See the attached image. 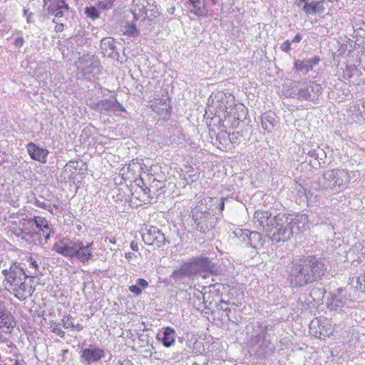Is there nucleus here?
Instances as JSON below:
<instances>
[{
  "label": "nucleus",
  "mask_w": 365,
  "mask_h": 365,
  "mask_svg": "<svg viewBox=\"0 0 365 365\" xmlns=\"http://www.w3.org/2000/svg\"><path fill=\"white\" fill-rule=\"evenodd\" d=\"M148 12L150 13V14H148V16H150V18H148V19L150 20H153V19L157 17V16L158 14L157 6L153 7V9H149Z\"/></svg>",
  "instance_id": "48"
},
{
  "label": "nucleus",
  "mask_w": 365,
  "mask_h": 365,
  "mask_svg": "<svg viewBox=\"0 0 365 365\" xmlns=\"http://www.w3.org/2000/svg\"><path fill=\"white\" fill-rule=\"evenodd\" d=\"M62 324L64 328L68 329L73 327V322L71 321V317L70 315L65 316L62 319Z\"/></svg>",
  "instance_id": "42"
},
{
  "label": "nucleus",
  "mask_w": 365,
  "mask_h": 365,
  "mask_svg": "<svg viewBox=\"0 0 365 365\" xmlns=\"http://www.w3.org/2000/svg\"><path fill=\"white\" fill-rule=\"evenodd\" d=\"M140 181L143 184V186H140V190L143 192V195L147 197L148 202L152 203L153 200L155 198V196L152 194L151 190L145 186L142 178L140 179Z\"/></svg>",
  "instance_id": "35"
},
{
  "label": "nucleus",
  "mask_w": 365,
  "mask_h": 365,
  "mask_svg": "<svg viewBox=\"0 0 365 365\" xmlns=\"http://www.w3.org/2000/svg\"><path fill=\"white\" fill-rule=\"evenodd\" d=\"M299 86L300 101H314L322 94V86L315 81H299Z\"/></svg>",
  "instance_id": "10"
},
{
  "label": "nucleus",
  "mask_w": 365,
  "mask_h": 365,
  "mask_svg": "<svg viewBox=\"0 0 365 365\" xmlns=\"http://www.w3.org/2000/svg\"><path fill=\"white\" fill-rule=\"evenodd\" d=\"M255 346L256 348L252 349L255 351V356L259 359H265L272 356L276 349L269 337L260 341Z\"/></svg>",
  "instance_id": "15"
},
{
  "label": "nucleus",
  "mask_w": 365,
  "mask_h": 365,
  "mask_svg": "<svg viewBox=\"0 0 365 365\" xmlns=\"http://www.w3.org/2000/svg\"><path fill=\"white\" fill-rule=\"evenodd\" d=\"M116 99H104L99 101L96 103L97 108L101 111H113V108L116 106Z\"/></svg>",
  "instance_id": "27"
},
{
  "label": "nucleus",
  "mask_w": 365,
  "mask_h": 365,
  "mask_svg": "<svg viewBox=\"0 0 365 365\" xmlns=\"http://www.w3.org/2000/svg\"><path fill=\"white\" fill-rule=\"evenodd\" d=\"M236 235L242 238L247 247L254 249H258L264 245V240L262 235L257 231H250L249 230H240L236 232Z\"/></svg>",
  "instance_id": "11"
},
{
  "label": "nucleus",
  "mask_w": 365,
  "mask_h": 365,
  "mask_svg": "<svg viewBox=\"0 0 365 365\" xmlns=\"http://www.w3.org/2000/svg\"><path fill=\"white\" fill-rule=\"evenodd\" d=\"M66 167L77 170L78 168V160H71L66 163Z\"/></svg>",
  "instance_id": "45"
},
{
  "label": "nucleus",
  "mask_w": 365,
  "mask_h": 365,
  "mask_svg": "<svg viewBox=\"0 0 365 365\" xmlns=\"http://www.w3.org/2000/svg\"><path fill=\"white\" fill-rule=\"evenodd\" d=\"M133 17H134V21H138L139 19H140V16H139V14L138 12L137 11V8H135L133 10Z\"/></svg>",
  "instance_id": "61"
},
{
  "label": "nucleus",
  "mask_w": 365,
  "mask_h": 365,
  "mask_svg": "<svg viewBox=\"0 0 365 365\" xmlns=\"http://www.w3.org/2000/svg\"><path fill=\"white\" fill-rule=\"evenodd\" d=\"M331 298L328 299L327 307L330 310L336 311L341 308L346 302V294L342 288H338L330 293Z\"/></svg>",
  "instance_id": "16"
},
{
  "label": "nucleus",
  "mask_w": 365,
  "mask_h": 365,
  "mask_svg": "<svg viewBox=\"0 0 365 365\" xmlns=\"http://www.w3.org/2000/svg\"><path fill=\"white\" fill-rule=\"evenodd\" d=\"M15 325L16 322L11 314L1 309V332L11 334Z\"/></svg>",
  "instance_id": "22"
},
{
  "label": "nucleus",
  "mask_w": 365,
  "mask_h": 365,
  "mask_svg": "<svg viewBox=\"0 0 365 365\" xmlns=\"http://www.w3.org/2000/svg\"><path fill=\"white\" fill-rule=\"evenodd\" d=\"M55 16L56 18H61L63 16V12L62 11V10H58L57 9H56V13H55Z\"/></svg>",
  "instance_id": "63"
},
{
  "label": "nucleus",
  "mask_w": 365,
  "mask_h": 365,
  "mask_svg": "<svg viewBox=\"0 0 365 365\" xmlns=\"http://www.w3.org/2000/svg\"><path fill=\"white\" fill-rule=\"evenodd\" d=\"M302 35L299 34H297L294 37V38L292 39V42L293 43H299L302 40Z\"/></svg>",
  "instance_id": "60"
},
{
  "label": "nucleus",
  "mask_w": 365,
  "mask_h": 365,
  "mask_svg": "<svg viewBox=\"0 0 365 365\" xmlns=\"http://www.w3.org/2000/svg\"><path fill=\"white\" fill-rule=\"evenodd\" d=\"M228 302H225L223 299H221L217 304L216 309L217 311H222L223 313L221 314L222 319L225 317L227 318L228 321H230V314L231 312V309L228 307Z\"/></svg>",
  "instance_id": "31"
},
{
  "label": "nucleus",
  "mask_w": 365,
  "mask_h": 365,
  "mask_svg": "<svg viewBox=\"0 0 365 365\" xmlns=\"http://www.w3.org/2000/svg\"><path fill=\"white\" fill-rule=\"evenodd\" d=\"M101 48L105 52L110 51L112 53L116 49L115 40L113 38H104L101 40Z\"/></svg>",
  "instance_id": "30"
},
{
  "label": "nucleus",
  "mask_w": 365,
  "mask_h": 365,
  "mask_svg": "<svg viewBox=\"0 0 365 365\" xmlns=\"http://www.w3.org/2000/svg\"><path fill=\"white\" fill-rule=\"evenodd\" d=\"M177 333L174 328L166 327L163 328L162 331L158 333L156 339L160 341L164 347L169 348L174 346Z\"/></svg>",
  "instance_id": "18"
},
{
  "label": "nucleus",
  "mask_w": 365,
  "mask_h": 365,
  "mask_svg": "<svg viewBox=\"0 0 365 365\" xmlns=\"http://www.w3.org/2000/svg\"><path fill=\"white\" fill-rule=\"evenodd\" d=\"M142 238L145 244L160 248L166 244H170V240L163 230L155 226H149L143 230Z\"/></svg>",
  "instance_id": "8"
},
{
  "label": "nucleus",
  "mask_w": 365,
  "mask_h": 365,
  "mask_svg": "<svg viewBox=\"0 0 365 365\" xmlns=\"http://www.w3.org/2000/svg\"><path fill=\"white\" fill-rule=\"evenodd\" d=\"M59 327L60 324L55 321H51L50 323V329L52 332H53L56 330V329H57Z\"/></svg>",
  "instance_id": "50"
},
{
  "label": "nucleus",
  "mask_w": 365,
  "mask_h": 365,
  "mask_svg": "<svg viewBox=\"0 0 365 365\" xmlns=\"http://www.w3.org/2000/svg\"><path fill=\"white\" fill-rule=\"evenodd\" d=\"M130 248H131V250H132L133 251H134V252H137V251H138V243H137V242H135V241H132V242H130Z\"/></svg>",
  "instance_id": "57"
},
{
  "label": "nucleus",
  "mask_w": 365,
  "mask_h": 365,
  "mask_svg": "<svg viewBox=\"0 0 365 365\" xmlns=\"http://www.w3.org/2000/svg\"><path fill=\"white\" fill-rule=\"evenodd\" d=\"M308 222L305 214L272 215L269 211L264 210L256 211L253 218L254 227L265 232L267 237L276 242L289 240L294 234L303 230Z\"/></svg>",
  "instance_id": "1"
},
{
  "label": "nucleus",
  "mask_w": 365,
  "mask_h": 365,
  "mask_svg": "<svg viewBox=\"0 0 365 365\" xmlns=\"http://www.w3.org/2000/svg\"><path fill=\"white\" fill-rule=\"evenodd\" d=\"M8 348L10 349L9 353L13 356H16L18 355V349L16 346L11 342H9L8 341L6 342Z\"/></svg>",
  "instance_id": "43"
},
{
  "label": "nucleus",
  "mask_w": 365,
  "mask_h": 365,
  "mask_svg": "<svg viewBox=\"0 0 365 365\" xmlns=\"http://www.w3.org/2000/svg\"><path fill=\"white\" fill-rule=\"evenodd\" d=\"M85 14L87 17L95 20L99 18L100 13L98 9L94 6H86L84 11Z\"/></svg>",
  "instance_id": "34"
},
{
  "label": "nucleus",
  "mask_w": 365,
  "mask_h": 365,
  "mask_svg": "<svg viewBox=\"0 0 365 365\" xmlns=\"http://www.w3.org/2000/svg\"><path fill=\"white\" fill-rule=\"evenodd\" d=\"M105 355V351L99 347L86 348L82 351L80 359L83 364L90 365L100 361Z\"/></svg>",
  "instance_id": "13"
},
{
  "label": "nucleus",
  "mask_w": 365,
  "mask_h": 365,
  "mask_svg": "<svg viewBox=\"0 0 365 365\" xmlns=\"http://www.w3.org/2000/svg\"><path fill=\"white\" fill-rule=\"evenodd\" d=\"M195 296L198 302V304L196 303L195 300H194L193 304L194 306H197L196 308L198 311H200L201 313L204 314H210L213 313L210 307L212 302H210L207 304V302L205 300V296L202 294V292H198L195 294Z\"/></svg>",
  "instance_id": "25"
},
{
  "label": "nucleus",
  "mask_w": 365,
  "mask_h": 365,
  "mask_svg": "<svg viewBox=\"0 0 365 365\" xmlns=\"http://www.w3.org/2000/svg\"><path fill=\"white\" fill-rule=\"evenodd\" d=\"M262 127L264 130L271 133L277 125L276 115L273 112L264 113L262 115Z\"/></svg>",
  "instance_id": "23"
},
{
  "label": "nucleus",
  "mask_w": 365,
  "mask_h": 365,
  "mask_svg": "<svg viewBox=\"0 0 365 365\" xmlns=\"http://www.w3.org/2000/svg\"><path fill=\"white\" fill-rule=\"evenodd\" d=\"M193 276L204 274H215L218 272L217 264L204 255L192 257L185 262Z\"/></svg>",
  "instance_id": "6"
},
{
  "label": "nucleus",
  "mask_w": 365,
  "mask_h": 365,
  "mask_svg": "<svg viewBox=\"0 0 365 365\" xmlns=\"http://www.w3.org/2000/svg\"><path fill=\"white\" fill-rule=\"evenodd\" d=\"M349 175L346 170L336 168L325 171L319 178L317 183L319 189L332 191L344 186L349 182Z\"/></svg>",
  "instance_id": "5"
},
{
  "label": "nucleus",
  "mask_w": 365,
  "mask_h": 365,
  "mask_svg": "<svg viewBox=\"0 0 365 365\" xmlns=\"http://www.w3.org/2000/svg\"><path fill=\"white\" fill-rule=\"evenodd\" d=\"M125 257L126 259L128 260H130L132 259L133 257L136 258L137 256L134 254V253H132V252H127L125 254Z\"/></svg>",
  "instance_id": "58"
},
{
  "label": "nucleus",
  "mask_w": 365,
  "mask_h": 365,
  "mask_svg": "<svg viewBox=\"0 0 365 365\" xmlns=\"http://www.w3.org/2000/svg\"><path fill=\"white\" fill-rule=\"evenodd\" d=\"M194 277L186 264L185 262H184L180 268L176 270H174L170 275V277L174 279V281L178 284H183L185 282V278L187 277Z\"/></svg>",
  "instance_id": "21"
},
{
  "label": "nucleus",
  "mask_w": 365,
  "mask_h": 365,
  "mask_svg": "<svg viewBox=\"0 0 365 365\" xmlns=\"http://www.w3.org/2000/svg\"><path fill=\"white\" fill-rule=\"evenodd\" d=\"M71 328L74 329L75 330H77V331H82L83 329V326L81 324H74L73 323V327H71Z\"/></svg>",
  "instance_id": "59"
},
{
  "label": "nucleus",
  "mask_w": 365,
  "mask_h": 365,
  "mask_svg": "<svg viewBox=\"0 0 365 365\" xmlns=\"http://www.w3.org/2000/svg\"><path fill=\"white\" fill-rule=\"evenodd\" d=\"M28 262H29V266L33 267L36 271L38 269V264L36 259L32 257H29L28 259Z\"/></svg>",
  "instance_id": "47"
},
{
  "label": "nucleus",
  "mask_w": 365,
  "mask_h": 365,
  "mask_svg": "<svg viewBox=\"0 0 365 365\" xmlns=\"http://www.w3.org/2000/svg\"><path fill=\"white\" fill-rule=\"evenodd\" d=\"M115 365H133V364L130 360L125 359L123 361L119 360Z\"/></svg>",
  "instance_id": "53"
},
{
  "label": "nucleus",
  "mask_w": 365,
  "mask_h": 365,
  "mask_svg": "<svg viewBox=\"0 0 365 365\" xmlns=\"http://www.w3.org/2000/svg\"><path fill=\"white\" fill-rule=\"evenodd\" d=\"M93 242L86 245L80 240L74 241L73 259H77L83 263L88 262L93 257L91 251Z\"/></svg>",
  "instance_id": "12"
},
{
  "label": "nucleus",
  "mask_w": 365,
  "mask_h": 365,
  "mask_svg": "<svg viewBox=\"0 0 365 365\" xmlns=\"http://www.w3.org/2000/svg\"><path fill=\"white\" fill-rule=\"evenodd\" d=\"M56 9L58 10L65 9V10L68 11L69 9V6H68V4L67 3H66L65 1L58 0L56 4Z\"/></svg>",
  "instance_id": "44"
},
{
  "label": "nucleus",
  "mask_w": 365,
  "mask_h": 365,
  "mask_svg": "<svg viewBox=\"0 0 365 365\" xmlns=\"http://www.w3.org/2000/svg\"><path fill=\"white\" fill-rule=\"evenodd\" d=\"M290 42L289 40H287L285 41L284 42H283L280 46L282 51H284V52H288L291 48H290Z\"/></svg>",
  "instance_id": "46"
},
{
  "label": "nucleus",
  "mask_w": 365,
  "mask_h": 365,
  "mask_svg": "<svg viewBox=\"0 0 365 365\" xmlns=\"http://www.w3.org/2000/svg\"><path fill=\"white\" fill-rule=\"evenodd\" d=\"M357 284L358 289L365 293V267L363 272L357 277Z\"/></svg>",
  "instance_id": "36"
},
{
  "label": "nucleus",
  "mask_w": 365,
  "mask_h": 365,
  "mask_svg": "<svg viewBox=\"0 0 365 365\" xmlns=\"http://www.w3.org/2000/svg\"><path fill=\"white\" fill-rule=\"evenodd\" d=\"M15 44L17 46H21L24 44V39L22 38H17L15 40Z\"/></svg>",
  "instance_id": "62"
},
{
  "label": "nucleus",
  "mask_w": 365,
  "mask_h": 365,
  "mask_svg": "<svg viewBox=\"0 0 365 365\" xmlns=\"http://www.w3.org/2000/svg\"><path fill=\"white\" fill-rule=\"evenodd\" d=\"M63 24H56L54 30L56 32H61L63 30Z\"/></svg>",
  "instance_id": "56"
},
{
  "label": "nucleus",
  "mask_w": 365,
  "mask_h": 365,
  "mask_svg": "<svg viewBox=\"0 0 365 365\" xmlns=\"http://www.w3.org/2000/svg\"><path fill=\"white\" fill-rule=\"evenodd\" d=\"M33 292L32 287L31 286L28 287L25 284V280H21L16 286V288L12 290L11 293L19 299H25L28 297H30Z\"/></svg>",
  "instance_id": "24"
},
{
  "label": "nucleus",
  "mask_w": 365,
  "mask_h": 365,
  "mask_svg": "<svg viewBox=\"0 0 365 365\" xmlns=\"http://www.w3.org/2000/svg\"><path fill=\"white\" fill-rule=\"evenodd\" d=\"M53 333L56 334V335L61 338H63L65 336V331H63L60 327L56 329V330Z\"/></svg>",
  "instance_id": "51"
},
{
  "label": "nucleus",
  "mask_w": 365,
  "mask_h": 365,
  "mask_svg": "<svg viewBox=\"0 0 365 365\" xmlns=\"http://www.w3.org/2000/svg\"><path fill=\"white\" fill-rule=\"evenodd\" d=\"M116 106H115V108H113V111H121V112H125V109L123 108V106L120 104L117 101H116Z\"/></svg>",
  "instance_id": "52"
},
{
  "label": "nucleus",
  "mask_w": 365,
  "mask_h": 365,
  "mask_svg": "<svg viewBox=\"0 0 365 365\" xmlns=\"http://www.w3.org/2000/svg\"><path fill=\"white\" fill-rule=\"evenodd\" d=\"M227 199V198H226V197L220 198V202L218 203V206L217 207V208H218L220 212L223 211V210L225 209V200Z\"/></svg>",
  "instance_id": "49"
},
{
  "label": "nucleus",
  "mask_w": 365,
  "mask_h": 365,
  "mask_svg": "<svg viewBox=\"0 0 365 365\" xmlns=\"http://www.w3.org/2000/svg\"><path fill=\"white\" fill-rule=\"evenodd\" d=\"M317 149H312L310 150L309 152H308V155L312 157V158H314L315 159H317Z\"/></svg>",
  "instance_id": "55"
},
{
  "label": "nucleus",
  "mask_w": 365,
  "mask_h": 365,
  "mask_svg": "<svg viewBox=\"0 0 365 365\" xmlns=\"http://www.w3.org/2000/svg\"><path fill=\"white\" fill-rule=\"evenodd\" d=\"M35 205L37 207H41V208H46L47 207V203L45 202H41L38 200H36Z\"/></svg>",
  "instance_id": "54"
},
{
  "label": "nucleus",
  "mask_w": 365,
  "mask_h": 365,
  "mask_svg": "<svg viewBox=\"0 0 365 365\" xmlns=\"http://www.w3.org/2000/svg\"><path fill=\"white\" fill-rule=\"evenodd\" d=\"M302 10L307 15H320L324 12L325 7L323 0H310L304 4Z\"/></svg>",
  "instance_id": "20"
},
{
  "label": "nucleus",
  "mask_w": 365,
  "mask_h": 365,
  "mask_svg": "<svg viewBox=\"0 0 365 365\" xmlns=\"http://www.w3.org/2000/svg\"><path fill=\"white\" fill-rule=\"evenodd\" d=\"M324 261V258L315 255L294 258L285 270L291 287L299 288L321 280L327 273Z\"/></svg>",
  "instance_id": "2"
},
{
  "label": "nucleus",
  "mask_w": 365,
  "mask_h": 365,
  "mask_svg": "<svg viewBox=\"0 0 365 365\" xmlns=\"http://www.w3.org/2000/svg\"><path fill=\"white\" fill-rule=\"evenodd\" d=\"M74 241L63 238L54 244L53 250L63 257L73 259Z\"/></svg>",
  "instance_id": "17"
},
{
  "label": "nucleus",
  "mask_w": 365,
  "mask_h": 365,
  "mask_svg": "<svg viewBox=\"0 0 365 365\" xmlns=\"http://www.w3.org/2000/svg\"><path fill=\"white\" fill-rule=\"evenodd\" d=\"M135 5V8H137V11L138 14H145L143 19L150 18V16H148V11L149 9H147V6L144 3H139V1H137V4Z\"/></svg>",
  "instance_id": "37"
},
{
  "label": "nucleus",
  "mask_w": 365,
  "mask_h": 365,
  "mask_svg": "<svg viewBox=\"0 0 365 365\" xmlns=\"http://www.w3.org/2000/svg\"><path fill=\"white\" fill-rule=\"evenodd\" d=\"M27 225H35L39 230L53 232V229L51 227L48 222L44 217L40 216H35L29 220L23 219L19 221V224L16 221L9 222L4 227V230H7L8 233H10L11 235L21 236L22 240L31 243L34 241V237L38 236V233L36 232H25L23 227Z\"/></svg>",
  "instance_id": "4"
},
{
  "label": "nucleus",
  "mask_w": 365,
  "mask_h": 365,
  "mask_svg": "<svg viewBox=\"0 0 365 365\" xmlns=\"http://www.w3.org/2000/svg\"><path fill=\"white\" fill-rule=\"evenodd\" d=\"M191 217L193 221L192 230L202 235L214 230L220 219L210 212V208L205 199L197 202L191 210Z\"/></svg>",
  "instance_id": "3"
},
{
  "label": "nucleus",
  "mask_w": 365,
  "mask_h": 365,
  "mask_svg": "<svg viewBox=\"0 0 365 365\" xmlns=\"http://www.w3.org/2000/svg\"><path fill=\"white\" fill-rule=\"evenodd\" d=\"M300 92V86H299V81H296L291 84L285 91V96L287 97L297 98L299 100Z\"/></svg>",
  "instance_id": "29"
},
{
  "label": "nucleus",
  "mask_w": 365,
  "mask_h": 365,
  "mask_svg": "<svg viewBox=\"0 0 365 365\" xmlns=\"http://www.w3.org/2000/svg\"><path fill=\"white\" fill-rule=\"evenodd\" d=\"M216 140L219 142V145L226 146L229 143L232 142L229 133L225 130H220L216 135Z\"/></svg>",
  "instance_id": "32"
},
{
  "label": "nucleus",
  "mask_w": 365,
  "mask_h": 365,
  "mask_svg": "<svg viewBox=\"0 0 365 365\" xmlns=\"http://www.w3.org/2000/svg\"><path fill=\"white\" fill-rule=\"evenodd\" d=\"M251 327L252 331H248L247 336L252 348H254L264 339L269 338V331L273 330V326L259 322L252 323Z\"/></svg>",
  "instance_id": "9"
},
{
  "label": "nucleus",
  "mask_w": 365,
  "mask_h": 365,
  "mask_svg": "<svg viewBox=\"0 0 365 365\" xmlns=\"http://www.w3.org/2000/svg\"><path fill=\"white\" fill-rule=\"evenodd\" d=\"M24 15L27 17V21L29 22L30 21V16L33 14L31 12L29 13V10H26V9L24 10Z\"/></svg>",
  "instance_id": "64"
},
{
  "label": "nucleus",
  "mask_w": 365,
  "mask_h": 365,
  "mask_svg": "<svg viewBox=\"0 0 365 365\" xmlns=\"http://www.w3.org/2000/svg\"><path fill=\"white\" fill-rule=\"evenodd\" d=\"M26 149L32 160L43 164L47 162V158L50 152L46 148L41 147L33 142H30L26 145Z\"/></svg>",
  "instance_id": "14"
},
{
  "label": "nucleus",
  "mask_w": 365,
  "mask_h": 365,
  "mask_svg": "<svg viewBox=\"0 0 365 365\" xmlns=\"http://www.w3.org/2000/svg\"><path fill=\"white\" fill-rule=\"evenodd\" d=\"M1 273L4 276L3 285L6 290L12 292L14 289L20 283L21 280H25L28 277H34V276H29L25 274L24 269L19 267L16 262H11L9 269H3Z\"/></svg>",
  "instance_id": "7"
},
{
  "label": "nucleus",
  "mask_w": 365,
  "mask_h": 365,
  "mask_svg": "<svg viewBox=\"0 0 365 365\" xmlns=\"http://www.w3.org/2000/svg\"><path fill=\"white\" fill-rule=\"evenodd\" d=\"M317 151H318V153H317V160H318L319 166L321 167L322 163H325L324 160L327 158V154H326V152L320 148H317Z\"/></svg>",
  "instance_id": "39"
},
{
  "label": "nucleus",
  "mask_w": 365,
  "mask_h": 365,
  "mask_svg": "<svg viewBox=\"0 0 365 365\" xmlns=\"http://www.w3.org/2000/svg\"><path fill=\"white\" fill-rule=\"evenodd\" d=\"M192 6L190 12L198 17H205L208 14V9L201 0H189Z\"/></svg>",
  "instance_id": "26"
},
{
  "label": "nucleus",
  "mask_w": 365,
  "mask_h": 365,
  "mask_svg": "<svg viewBox=\"0 0 365 365\" xmlns=\"http://www.w3.org/2000/svg\"><path fill=\"white\" fill-rule=\"evenodd\" d=\"M326 291L324 288H314L310 292V295L315 299H319L323 297Z\"/></svg>",
  "instance_id": "38"
},
{
  "label": "nucleus",
  "mask_w": 365,
  "mask_h": 365,
  "mask_svg": "<svg viewBox=\"0 0 365 365\" xmlns=\"http://www.w3.org/2000/svg\"><path fill=\"white\" fill-rule=\"evenodd\" d=\"M162 103V106L163 107L161 108L162 110H165L167 113H170L172 110V108L170 106V99L168 97H165L164 99H160L159 103Z\"/></svg>",
  "instance_id": "40"
},
{
  "label": "nucleus",
  "mask_w": 365,
  "mask_h": 365,
  "mask_svg": "<svg viewBox=\"0 0 365 365\" xmlns=\"http://www.w3.org/2000/svg\"><path fill=\"white\" fill-rule=\"evenodd\" d=\"M124 34L130 36V37H137L140 35L139 30L137 29L136 25L135 23H127L124 26Z\"/></svg>",
  "instance_id": "33"
},
{
  "label": "nucleus",
  "mask_w": 365,
  "mask_h": 365,
  "mask_svg": "<svg viewBox=\"0 0 365 365\" xmlns=\"http://www.w3.org/2000/svg\"><path fill=\"white\" fill-rule=\"evenodd\" d=\"M99 9L106 10L111 9L113 6V1L109 0L108 1H99L98 4Z\"/></svg>",
  "instance_id": "41"
},
{
  "label": "nucleus",
  "mask_w": 365,
  "mask_h": 365,
  "mask_svg": "<svg viewBox=\"0 0 365 365\" xmlns=\"http://www.w3.org/2000/svg\"><path fill=\"white\" fill-rule=\"evenodd\" d=\"M148 286V282L139 278L136 280L135 284L129 287V291L136 295H139L142 292V289Z\"/></svg>",
  "instance_id": "28"
},
{
  "label": "nucleus",
  "mask_w": 365,
  "mask_h": 365,
  "mask_svg": "<svg viewBox=\"0 0 365 365\" xmlns=\"http://www.w3.org/2000/svg\"><path fill=\"white\" fill-rule=\"evenodd\" d=\"M321 61L319 56H314L311 58H305L303 60H296L294 63V68L297 71H305L306 73L312 71V68L317 66Z\"/></svg>",
  "instance_id": "19"
}]
</instances>
